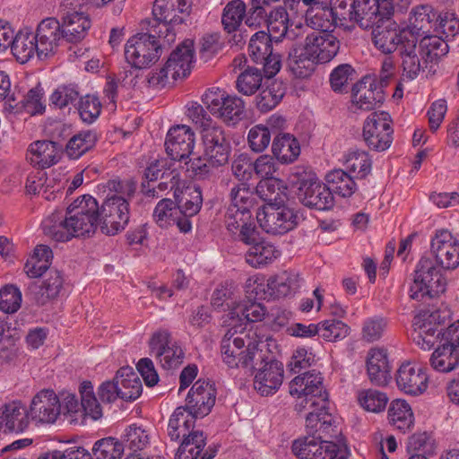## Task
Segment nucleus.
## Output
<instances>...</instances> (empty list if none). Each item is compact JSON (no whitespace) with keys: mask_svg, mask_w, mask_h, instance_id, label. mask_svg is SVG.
<instances>
[{"mask_svg":"<svg viewBox=\"0 0 459 459\" xmlns=\"http://www.w3.org/2000/svg\"><path fill=\"white\" fill-rule=\"evenodd\" d=\"M372 41L375 47L384 54L399 51L401 57L402 77L415 76L420 68L418 59L414 54L415 43L418 38L411 30H398L388 16L372 28Z\"/></svg>","mask_w":459,"mask_h":459,"instance_id":"nucleus-1","label":"nucleus"},{"mask_svg":"<svg viewBox=\"0 0 459 459\" xmlns=\"http://www.w3.org/2000/svg\"><path fill=\"white\" fill-rule=\"evenodd\" d=\"M107 187L114 194L108 195L100 206V231L114 236L124 230L129 222V204L136 186L133 181L114 178L107 182Z\"/></svg>","mask_w":459,"mask_h":459,"instance_id":"nucleus-2","label":"nucleus"},{"mask_svg":"<svg viewBox=\"0 0 459 459\" xmlns=\"http://www.w3.org/2000/svg\"><path fill=\"white\" fill-rule=\"evenodd\" d=\"M442 268L430 257L422 256L419 261L409 296L411 299L426 302L446 290V281Z\"/></svg>","mask_w":459,"mask_h":459,"instance_id":"nucleus-3","label":"nucleus"},{"mask_svg":"<svg viewBox=\"0 0 459 459\" xmlns=\"http://www.w3.org/2000/svg\"><path fill=\"white\" fill-rule=\"evenodd\" d=\"M161 29L152 25L150 32L138 33L129 39L125 47V57L136 69H143L156 63L161 56L163 39Z\"/></svg>","mask_w":459,"mask_h":459,"instance_id":"nucleus-4","label":"nucleus"},{"mask_svg":"<svg viewBox=\"0 0 459 459\" xmlns=\"http://www.w3.org/2000/svg\"><path fill=\"white\" fill-rule=\"evenodd\" d=\"M290 179L297 186V195L303 205L319 211H326L333 206V194L326 184L319 181L316 174L298 169L291 174Z\"/></svg>","mask_w":459,"mask_h":459,"instance_id":"nucleus-5","label":"nucleus"},{"mask_svg":"<svg viewBox=\"0 0 459 459\" xmlns=\"http://www.w3.org/2000/svg\"><path fill=\"white\" fill-rule=\"evenodd\" d=\"M191 0H155L152 7L154 26L163 31V41L170 44L175 41L174 25L182 24L189 16Z\"/></svg>","mask_w":459,"mask_h":459,"instance_id":"nucleus-6","label":"nucleus"},{"mask_svg":"<svg viewBox=\"0 0 459 459\" xmlns=\"http://www.w3.org/2000/svg\"><path fill=\"white\" fill-rule=\"evenodd\" d=\"M206 108L229 126H234L245 117V103L238 96L227 94L220 89H210L202 97Z\"/></svg>","mask_w":459,"mask_h":459,"instance_id":"nucleus-7","label":"nucleus"},{"mask_svg":"<svg viewBox=\"0 0 459 459\" xmlns=\"http://www.w3.org/2000/svg\"><path fill=\"white\" fill-rule=\"evenodd\" d=\"M230 200L226 215V228L232 234L253 221L250 209L254 206V192L246 184H238L230 191Z\"/></svg>","mask_w":459,"mask_h":459,"instance_id":"nucleus-8","label":"nucleus"},{"mask_svg":"<svg viewBox=\"0 0 459 459\" xmlns=\"http://www.w3.org/2000/svg\"><path fill=\"white\" fill-rule=\"evenodd\" d=\"M393 134L392 119L387 112H373L364 122L363 140L372 151L387 150L393 143Z\"/></svg>","mask_w":459,"mask_h":459,"instance_id":"nucleus-9","label":"nucleus"},{"mask_svg":"<svg viewBox=\"0 0 459 459\" xmlns=\"http://www.w3.org/2000/svg\"><path fill=\"white\" fill-rule=\"evenodd\" d=\"M297 212L285 205H266L256 213L260 227L272 235H282L298 224Z\"/></svg>","mask_w":459,"mask_h":459,"instance_id":"nucleus-10","label":"nucleus"},{"mask_svg":"<svg viewBox=\"0 0 459 459\" xmlns=\"http://www.w3.org/2000/svg\"><path fill=\"white\" fill-rule=\"evenodd\" d=\"M149 346L152 353L155 354L165 369L176 368L184 361L183 349L172 340L168 330L156 331L149 341Z\"/></svg>","mask_w":459,"mask_h":459,"instance_id":"nucleus-11","label":"nucleus"},{"mask_svg":"<svg viewBox=\"0 0 459 459\" xmlns=\"http://www.w3.org/2000/svg\"><path fill=\"white\" fill-rule=\"evenodd\" d=\"M202 134L204 155L212 167L225 165L230 158L231 145L224 129L220 126L205 128Z\"/></svg>","mask_w":459,"mask_h":459,"instance_id":"nucleus-12","label":"nucleus"},{"mask_svg":"<svg viewBox=\"0 0 459 459\" xmlns=\"http://www.w3.org/2000/svg\"><path fill=\"white\" fill-rule=\"evenodd\" d=\"M414 49L420 68L415 72V76L403 78V80L412 81L416 79L426 68L431 71L432 66L447 54L449 48L446 42L440 37L427 35L419 41V44L418 42L415 43Z\"/></svg>","mask_w":459,"mask_h":459,"instance_id":"nucleus-13","label":"nucleus"},{"mask_svg":"<svg viewBox=\"0 0 459 459\" xmlns=\"http://www.w3.org/2000/svg\"><path fill=\"white\" fill-rule=\"evenodd\" d=\"M61 413L62 404L53 390L43 389L33 396L29 409L30 420L37 424H52Z\"/></svg>","mask_w":459,"mask_h":459,"instance_id":"nucleus-14","label":"nucleus"},{"mask_svg":"<svg viewBox=\"0 0 459 459\" xmlns=\"http://www.w3.org/2000/svg\"><path fill=\"white\" fill-rule=\"evenodd\" d=\"M195 143L194 131L188 126L178 125L169 130L165 150L171 160L182 161L193 154Z\"/></svg>","mask_w":459,"mask_h":459,"instance_id":"nucleus-15","label":"nucleus"},{"mask_svg":"<svg viewBox=\"0 0 459 459\" xmlns=\"http://www.w3.org/2000/svg\"><path fill=\"white\" fill-rule=\"evenodd\" d=\"M431 253L443 270H455L459 266V241L446 230L437 232L432 238Z\"/></svg>","mask_w":459,"mask_h":459,"instance_id":"nucleus-16","label":"nucleus"},{"mask_svg":"<svg viewBox=\"0 0 459 459\" xmlns=\"http://www.w3.org/2000/svg\"><path fill=\"white\" fill-rule=\"evenodd\" d=\"M175 201L180 214L181 221L178 222V230L182 233H188L192 230L191 219L195 217L201 210L203 204V196L200 187L187 186L181 191L174 192Z\"/></svg>","mask_w":459,"mask_h":459,"instance_id":"nucleus-17","label":"nucleus"},{"mask_svg":"<svg viewBox=\"0 0 459 459\" xmlns=\"http://www.w3.org/2000/svg\"><path fill=\"white\" fill-rule=\"evenodd\" d=\"M352 103L359 109L372 110L385 100L384 86L376 79L363 77L351 88Z\"/></svg>","mask_w":459,"mask_h":459,"instance_id":"nucleus-18","label":"nucleus"},{"mask_svg":"<svg viewBox=\"0 0 459 459\" xmlns=\"http://www.w3.org/2000/svg\"><path fill=\"white\" fill-rule=\"evenodd\" d=\"M216 389L208 381L197 380L191 387L186 399V405L197 418L208 415L215 404Z\"/></svg>","mask_w":459,"mask_h":459,"instance_id":"nucleus-19","label":"nucleus"},{"mask_svg":"<svg viewBox=\"0 0 459 459\" xmlns=\"http://www.w3.org/2000/svg\"><path fill=\"white\" fill-rule=\"evenodd\" d=\"M37 40L38 57L46 58L53 55L59 46L61 40H65L60 22L56 18L42 20L33 33Z\"/></svg>","mask_w":459,"mask_h":459,"instance_id":"nucleus-20","label":"nucleus"},{"mask_svg":"<svg viewBox=\"0 0 459 459\" xmlns=\"http://www.w3.org/2000/svg\"><path fill=\"white\" fill-rule=\"evenodd\" d=\"M395 380L398 388L411 395L422 394L428 386V377L425 370L409 361L400 366L395 376Z\"/></svg>","mask_w":459,"mask_h":459,"instance_id":"nucleus-21","label":"nucleus"},{"mask_svg":"<svg viewBox=\"0 0 459 459\" xmlns=\"http://www.w3.org/2000/svg\"><path fill=\"white\" fill-rule=\"evenodd\" d=\"M307 46L317 63H327L338 53L340 42L337 38L325 30H315L308 33L305 39Z\"/></svg>","mask_w":459,"mask_h":459,"instance_id":"nucleus-22","label":"nucleus"},{"mask_svg":"<svg viewBox=\"0 0 459 459\" xmlns=\"http://www.w3.org/2000/svg\"><path fill=\"white\" fill-rule=\"evenodd\" d=\"M326 409L320 411H309L306 417V427L308 435L316 436L319 440L337 439L341 435L334 417Z\"/></svg>","mask_w":459,"mask_h":459,"instance_id":"nucleus-23","label":"nucleus"},{"mask_svg":"<svg viewBox=\"0 0 459 459\" xmlns=\"http://www.w3.org/2000/svg\"><path fill=\"white\" fill-rule=\"evenodd\" d=\"M283 365L276 359H271L263 367L258 368L255 376L254 387L263 396L275 393L281 386L283 379Z\"/></svg>","mask_w":459,"mask_h":459,"instance_id":"nucleus-24","label":"nucleus"},{"mask_svg":"<svg viewBox=\"0 0 459 459\" xmlns=\"http://www.w3.org/2000/svg\"><path fill=\"white\" fill-rule=\"evenodd\" d=\"M247 338L250 337L244 333L235 336L230 331L222 338L221 342V358L229 368H244V359L247 353Z\"/></svg>","mask_w":459,"mask_h":459,"instance_id":"nucleus-25","label":"nucleus"},{"mask_svg":"<svg viewBox=\"0 0 459 459\" xmlns=\"http://www.w3.org/2000/svg\"><path fill=\"white\" fill-rule=\"evenodd\" d=\"M352 4L350 21L365 30L374 28L377 23L390 15L388 11L381 12L378 0H353Z\"/></svg>","mask_w":459,"mask_h":459,"instance_id":"nucleus-26","label":"nucleus"},{"mask_svg":"<svg viewBox=\"0 0 459 459\" xmlns=\"http://www.w3.org/2000/svg\"><path fill=\"white\" fill-rule=\"evenodd\" d=\"M195 59L194 41L185 39L172 51L166 62L167 69H170L174 81L186 77L192 69Z\"/></svg>","mask_w":459,"mask_h":459,"instance_id":"nucleus-27","label":"nucleus"},{"mask_svg":"<svg viewBox=\"0 0 459 459\" xmlns=\"http://www.w3.org/2000/svg\"><path fill=\"white\" fill-rule=\"evenodd\" d=\"M61 145L53 141H36L30 144L27 159L34 166L40 169L49 168L60 160Z\"/></svg>","mask_w":459,"mask_h":459,"instance_id":"nucleus-28","label":"nucleus"},{"mask_svg":"<svg viewBox=\"0 0 459 459\" xmlns=\"http://www.w3.org/2000/svg\"><path fill=\"white\" fill-rule=\"evenodd\" d=\"M267 36L275 41L280 42L283 39L295 40L300 36L302 27H289V14L284 8H278L272 11L266 21Z\"/></svg>","mask_w":459,"mask_h":459,"instance_id":"nucleus-29","label":"nucleus"},{"mask_svg":"<svg viewBox=\"0 0 459 459\" xmlns=\"http://www.w3.org/2000/svg\"><path fill=\"white\" fill-rule=\"evenodd\" d=\"M318 64L314 54L308 50L307 46L293 45L287 59V66L290 71L298 78H307L315 71Z\"/></svg>","mask_w":459,"mask_h":459,"instance_id":"nucleus-30","label":"nucleus"},{"mask_svg":"<svg viewBox=\"0 0 459 459\" xmlns=\"http://www.w3.org/2000/svg\"><path fill=\"white\" fill-rule=\"evenodd\" d=\"M30 420L29 410L21 401H13L1 408L0 426L4 425L9 431L22 432Z\"/></svg>","mask_w":459,"mask_h":459,"instance_id":"nucleus-31","label":"nucleus"},{"mask_svg":"<svg viewBox=\"0 0 459 459\" xmlns=\"http://www.w3.org/2000/svg\"><path fill=\"white\" fill-rule=\"evenodd\" d=\"M290 394H306L328 400V394L323 386V377L319 372L311 370L297 376L290 386Z\"/></svg>","mask_w":459,"mask_h":459,"instance_id":"nucleus-32","label":"nucleus"},{"mask_svg":"<svg viewBox=\"0 0 459 459\" xmlns=\"http://www.w3.org/2000/svg\"><path fill=\"white\" fill-rule=\"evenodd\" d=\"M195 417L186 407L179 406L172 413L169 425L168 434L171 440L178 441L181 437H190L196 430H194Z\"/></svg>","mask_w":459,"mask_h":459,"instance_id":"nucleus-33","label":"nucleus"},{"mask_svg":"<svg viewBox=\"0 0 459 459\" xmlns=\"http://www.w3.org/2000/svg\"><path fill=\"white\" fill-rule=\"evenodd\" d=\"M63 277L57 270H50L47 278L40 285L31 283L29 286L30 293L38 305H45L51 299H56L63 288Z\"/></svg>","mask_w":459,"mask_h":459,"instance_id":"nucleus-34","label":"nucleus"},{"mask_svg":"<svg viewBox=\"0 0 459 459\" xmlns=\"http://www.w3.org/2000/svg\"><path fill=\"white\" fill-rule=\"evenodd\" d=\"M119 399L126 402L136 400L142 394L143 385L138 374L132 367L120 368L115 376Z\"/></svg>","mask_w":459,"mask_h":459,"instance_id":"nucleus-35","label":"nucleus"},{"mask_svg":"<svg viewBox=\"0 0 459 459\" xmlns=\"http://www.w3.org/2000/svg\"><path fill=\"white\" fill-rule=\"evenodd\" d=\"M369 380L377 385H385L390 379V366L385 350L371 349L367 359Z\"/></svg>","mask_w":459,"mask_h":459,"instance_id":"nucleus-36","label":"nucleus"},{"mask_svg":"<svg viewBox=\"0 0 459 459\" xmlns=\"http://www.w3.org/2000/svg\"><path fill=\"white\" fill-rule=\"evenodd\" d=\"M299 275L292 271H283L279 274L270 277L266 286L273 299L289 297L294 294L299 288Z\"/></svg>","mask_w":459,"mask_h":459,"instance_id":"nucleus-37","label":"nucleus"},{"mask_svg":"<svg viewBox=\"0 0 459 459\" xmlns=\"http://www.w3.org/2000/svg\"><path fill=\"white\" fill-rule=\"evenodd\" d=\"M91 27V21L82 13L74 12L63 18L61 29L64 39L75 43L81 41Z\"/></svg>","mask_w":459,"mask_h":459,"instance_id":"nucleus-38","label":"nucleus"},{"mask_svg":"<svg viewBox=\"0 0 459 459\" xmlns=\"http://www.w3.org/2000/svg\"><path fill=\"white\" fill-rule=\"evenodd\" d=\"M264 84L265 87L255 97L256 108L261 112H268L274 108L286 92V86L282 81L266 80Z\"/></svg>","mask_w":459,"mask_h":459,"instance_id":"nucleus-39","label":"nucleus"},{"mask_svg":"<svg viewBox=\"0 0 459 459\" xmlns=\"http://www.w3.org/2000/svg\"><path fill=\"white\" fill-rule=\"evenodd\" d=\"M280 255L274 245L265 239L247 247L245 254L247 264L254 268H260L272 264Z\"/></svg>","mask_w":459,"mask_h":459,"instance_id":"nucleus-40","label":"nucleus"},{"mask_svg":"<svg viewBox=\"0 0 459 459\" xmlns=\"http://www.w3.org/2000/svg\"><path fill=\"white\" fill-rule=\"evenodd\" d=\"M98 134L94 130H82L73 135L67 142L65 153L71 160H77L94 148Z\"/></svg>","mask_w":459,"mask_h":459,"instance_id":"nucleus-41","label":"nucleus"},{"mask_svg":"<svg viewBox=\"0 0 459 459\" xmlns=\"http://www.w3.org/2000/svg\"><path fill=\"white\" fill-rule=\"evenodd\" d=\"M272 150L274 157L282 163L294 161L300 153L298 140L291 134H279L273 141Z\"/></svg>","mask_w":459,"mask_h":459,"instance_id":"nucleus-42","label":"nucleus"},{"mask_svg":"<svg viewBox=\"0 0 459 459\" xmlns=\"http://www.w3.org/2000/svg\"><path fill=\"white\" fill-rule=\"evenodd\" d=\"M354 178H356L354 176L341 169L331 170L325 176L326 185L331 193H335L342 197H350L355 193L357 185Z\"/></svg>","mask_w":459,"mask_h":459,"instance_id":"nucleus-43","label":"nucleus"},{"mask_svg":"<svg viewBox=\"0 0 459 459\" xmlns=\"http://www.w3.org/2000/svg\"><path fill=\"white\" fill-rule=\"evenodd\" d=\"M38 43L31 32L19 31L11 46V51L21 64L27 63L35 54L38 55Z\"/></svg>","mask_w":459,"mask_h":459,"instance_id":"nucleus-44","label":"nucleus"},{"mask_svg":"<svg viewBox=\"0 0 459 459\" xmlns=\"http://www.w3.org/2000/svg\"><path fill=\"white\" fill-rule=\"evenodd\" d=\"M433 369L442 373H448L459 366V351L452 346L441 345L437 347L429 359Z\"/></svg>","mask_w":459,"mask_h":459,"instance_id":"nucleus-45","label":"nucleus"},{"mask_svg":"<svg viewBox=\"0 0 459 459\" xmlns=\"http://www.w3.org/2000/svg\"><path fill=\"white\" fill-rule=\"evenodd\" d=\"M388 420L390 424L403 433L410 430L414 423L411 408L403 400H395L391 403Z\"/></svg>","mask_w":459,"mask_h":459,"instance_id":"nucleus-46","label":"nucleus"},{"mask_svg":"<svg viewBox=\"0 0 459 459\" xmlns=\"http://www.w3.org/2000/svg\"><path fill=\"white\" fill-rule=\"evenodd\" d=\"M151 440L150 430L136 424L128 426L121 437L124 448L126 447L131 452H143L150 446Z\"/></svg>","mask_w":459,"mask_h":459,"instance_id":"nucleus-47","label":"nucleus"},{"mask_svg":"<svg viewBox=\"0 0 459 459\" xmlns=\"http://www.w3.org/2000/svg\"><path fill=\"white\" fill-rule=\"evenodd\" d=\"M42 227L44 234L56 242L69 241L75 237L74 229L68 223L67 214L64 220H60L58 214H52L43 221Z\"/></svg>","mask_w":459,"mask_h":459,"instance_id":"nucleus-48","label":"nucleus"},{"mask_svg":"<svg viewBox=\"0 0 459 459\" xmlns=\"http://www.w3.org/2000/svg\"><path fill=\"white\" fill-rule=\"evenodd\" d=\"M152 217L160 228H169L174 224L178 227V222L181 221L176 201L169 198L161 199L157 204Z\"/></svg>","mask_w":459,"mask_h":459,"instance_id":"nucleus-49","label":"nucleus"},{"mask_svg":"<svg viewBox=\"0 0 459 459\" xmlns=\"http://www.w3.org/2000/svg\"><path fill=\"white\" fill-rule=\"evenodd\" d=\"M246 4L242 0H232L226 4L221 15V23L228 33L239 28L246 16Z\"/></svg>","mask_w":459,"mask_h":459,"instance_id":"nucleus-50","label":"nucleus"},{"mask_svg":"<svg viewBox=\"0 0 459 459\" xmlns=\"http://www.w3.org/2000/svg\"><path fill=\"white\" fill-rule=\"evenodd\" d=\"M357 76L355 69L349 64L336 66L330 74V86L336 93L348 92L349 85Z\"/></svg>","mask_w":459,"mask_h":459,"instance_id":"nucleus-51","label":"nucleus"},{"mask_svg":"<svg viewBox=\"0 0 459 459\" xmlns=\"http://www.w3.org/2000/svg\"><path fill=\"white\" fill-rule=\"evenodd\" d=\"M124 449L121 441L108 437L95 442L92 454L95 459H121Z\"/></svg>","mask_w":459,"mask_h":459,"instance_id":"nucleus-52","label":"nucleus"},{"mask_svg":"<svg viewBox=\"0 0 459 459\" xmlns=\"http://www.w3.org/2000/svg\"><path fill=\"white\" fill-rule=\"evenodd\" d=\"M346 168L356 178L362 179L371 172L372 160L366 151H352L347 156Z\"/></svg>","mask_w":459,"mask_h":459,"instance_id":"nucleus-53","label":"nucleus"},{"mask_svg":"<svg viewBox=\"0 0 459 459\" xmlns=\"http://www.w3.org/2000/svg\"><path fill=\"white\" fill-rule=\"evenodd\" d=\"M273 41L264 30L252 35L248 44V54L252 60L255 63L263 62V59L273 51Z\"/></svg>","mask_w":459,"mask_h":459,"instance_id":"nucleus-54","label":"nucleus"},{"mask_svg":"<svg viewBox=\"0 0 459 459\" xmlns=\"http://www.w3.org/2000/svg\"><path fill=\"white\" fill-rule=\"evenodd\" d=\"M205 446L203 431H195L190 437L182 440L175 459H197Z\"/></svg>","mask_w":459,"mask_h":459,"instance_id":"nucleus-55","label":"nucleus"},{"mask_svg":"<svg viewBox=\"0 0 459 459\" xmlns=\"http://www.w3.org/2000/svg\"><path fill=\"white\" fill-rule=\"evenodd\" d=\"M271 359H275L269 351H263L259 348L258 341L247 338V353L244 359V368H250L258 371V368L269 363Z\"/></svg>","mask_w":459,"mask_h":459,"instance_id":"nucleus-56","label":"nucleus"},{"mask_svg":"<svg viewBox=\"0 0 459 459\" xmlns=\"http://www.w3.org/2000/svg\"><path fill=\"white\" fill-rule=\"evenodd\" d=\"M358 401L366 411L377 413L385 410L388 398L383 392L366 389L358 393Z\"/></svg>","mask_w":459,"mask_h":459,"instance_id":"nucleus-57","label":"nucleus"},{"mask_svg":"<svg viewBox=\"0 0 459 459\" xmlns=\"http://www.w3.org/2000/svg\"><path fill=\"white\" fill-rule=\"evenodd\" d=\"M439 319L440 314L438 311H422L415 316L412 321L413 341L417 344H420V342H425V339H422V333L425 332L426 328H432L441 325Z\"/></svg>","mask_w":459,"mask_h":459,"instance_id":"nucleus-58","label":"nucleus"},{"mask_svg":"<svg viewBox=\"0 0 459 459\" xmlns=\"http://www.w3.org/2000/svg\"><path fill=\"white\" fill-rule=\"evenodd\" d=\"M263 75L261 70L249 67L241 73L236 82L238 91L244 95L254 94L261 86Z\"/></svg>","mask_w":459,"mask_h":459,"instance_id":"nucleus-59","label":"nucleus"},{"mask_svg":"<svg viewBox=\"0 0 459 459\" xmlns=\"http://www.w3.org/2000/svg\"><path fill=\"white\" fill-rule=\"evenodd\" d=\"M68 223L77 237H89L100 230V215L68 216Z\"/></svg>","mask_w":459,"mask_h":459,"instance_id":"nucleus-60","label":"nucleus"},{"mask_svg":"<svg viewBox=\"0 0 459 459\" xmlns=\"http://www.w3.org/2000/svg\"><path fill=\"white\" fill-rule=\"evenodd\" d=\"M319 336L327 342H336L344 339L350 327L341 320L327 319L320 322Z\"/></svg>","mask_w":459,"mask_h":459,"instance_id":"nucleus-61","label":"nucleus"},{"mask_svg":"<svg viewBox=\"0 0 459 459\" xmlns=\"http://www.w3.org/2000/svg\"><path fill=\"white\" fill-rule=\"evenodd\" d=\"M100 207L95 198L83 195L82 199H76L66 211L68 216L100 215Z\"/></svg>","mask_w":459,"mask_h":459,"instance_id":"nucleus-62","label":"nucleus"},{"mask_svg":"<svg viewBox=\"0 0 459 459\" xmlns=\"http://www.w3.org/2000/svg\"><path fill=\"white\" fill-rule=\"evenodd\" d=\"M281 181L274 178L262 179L255 187L254 197L257 195L267 205H274L280 199Z\"/></svg>","mask_w":459,"mask_h":459,"instance_id":"nucleus-63","label":"nucleus"},{"mask_svg":"<svg viewBox=\"0 0 459 459\" xmlns=\"http://www.w3.org/2000/svg\"><path fill=\"white\" fill-rule=\"evenodd\" d=\"M318 448L313 459H348L347 447L337 445L333 440H318Z\"/></svg>","mask_w":459,"mask_h":459,"instance_id":"nucleus-64","label":"nucleus"}]
</instances>
